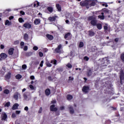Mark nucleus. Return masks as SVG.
Listing matches in <instances>:
<instances>
[{"mask_svg": "<svg viewBox=\"0 0 124 124\" xmlns=\"http://www.w3.org/2000/svg\"><path fill=\"white\" fill-rule=\"evenodd\" d=\"M71 37L72 35L71 34H70V33H68L67 34H66L64 36L65 39L68 40L69 39H71Z\"/></svg>", "mask_w": 124, "mask_h": 124, "instance_id": "obj_9", "label": "nucleus"}, {"mask_svg": "<svg viewBox=\"0 0 124 124\" xmlns=\"http://www.w3.org/2000/svg\"><path fill=\"white\" fill-rule=\"evenodd\" d=\"M46 37H47L48 39H49V40H53V39H54V37L52 36V35L50 34H47Z\"/></svg>", "mask_w": 124, "mask_h": 124, "instance_id": "obj_17", "label": "nucleus"}, {"mask_svg": "<svg viewBox=\"0 0 124 124\" xmlns=\"http://www.w3.org/2000/svg\"><path fill=\"white\" fill-rule=\"evenodd\" d=\"M104 29L105 30V31H107L108 27H107V25H105L104 27Z\"/></svg>", "mask_w": 124, "mask_h": 124, "instance_id": "obj_55", "label": "nucleus"}, {"mask_svg": "<svg viewBox=\"0 0 124 124\" xmlns=\"http://www.w3.org/2000/svg\"><path fill=\"white\" fill-rule=\"evenodd\" d=\"M56 8L58 11L60 12V11H62V7H61V5L59 4H56Z\"/></svg>", "mask_w": 124, "mask_h": 124, "instance_id": "obj_18", "label": "nucleus"}, {"mask_svg": "<svg viewBox=\"0 0 124 124\" xmlns=\"http://www.w3.org/2000/svg\"><path fill=\"white\" fill-rule=\"evenodd\" d=\"M74 79V78L71 77H69V80L70 81H73V80Z\"/></svg>", "mask_w": 124, "mask_h": 124, "instance_id": "obj_50", "label": "nucleus"}, {"mask_svg": "<svg viewBox=\"0 0 124 124\" xmlns=\"http://www.w3.org/2000/svg\"><path fill=\"white\" fill-rule=\"evenodd\" d=\"M72 98H73V97H72V95H68L67 96V99L68 100H71V99H72Z\"/></svg>", "mask_w": 124, "mask_h": 124, "instance_id": "obj_31", "label": "nucleus"}, {"mask_svg": "<svg viewBox=\"0 0 124 124\" xmlns=\"http://www.w3.org/2000/svg\"><path fill=\"white\" fill-rule=\"evenodd\" d=\"M23 96L24 98H25V99H27V98H28V96L27 95V94H26V93L23 94Z\"/></svg>", "mask_w": 124, "mask_h": 124, "instance_id": "obj_47", "label": "nucleus"}, {"mask_svg": "<svg viewBox=\"0 0 124 124\" xmlns=\"http://www.w3.org/2000/svg\"><path fill=\"white\" fill-rule=\"evenodd\" d=\"M22 69H24V70H26V69H27V65L23 64L22 66Z\"/></svg>", "mask_w": 124, "mask_h": 124, "instance_id": "obj_39", "label": "nucleus"}, {"mask_svg": "<svg viewBox=\"0 0 124 124\" xmlns=\"http://www.w3.org/2000/svg\"><path fill=\"white\" fill-rule=\"evenodd\" d=\"M122 60L124 62V54H122L121 56Z\"/></svg>", "mask_w": 124, "mask_h": 124, "instance_id": "obj_43", "label": "nucleus"}, {"mask_svg": "<svg viewBox=\"0 0 124 124\" xmlns=\"http://www.w3.org/2000/svg\"><path fill=\"white\" fill-rule=\"evenodd\" d=\"M91 24L93 26H96V20H92L91 22Z\"/></svg>", "mask_w": 124, "mask_h": 124, "instance_id": "obj_21", "label": "nucleus"}, {"mask_svg": "<svg viewBox=\"0 0 124 124\" xmlns=\"http://www.w3.org/2000/svg\"><path fill=\"white\" fill-rule=\"evenodd\" d=\"M16 114H17V115H19V114H20V113H21V111H20V110H16Z\"/></svg>", "mask_w": 124, "mask_h": 124, "instance_id": "obj_54", "label": "nucleus"}, {"mask_svg": "<svg viewBox=\"0 0 124 124\" xmlns=\"http://www.w3.org/2000/svg\"><path fill=\"white\" fill-rule=\"evenodd\" d=\"M43 63H44V61H42L40 64V66H41V67H42V66H43Z\"/></svg>", "mask_w": 124, "mask_h": 124, "instance_id": "obj_45", "label": "nucleus"}, {"mask_svg": "<svg viewBox=\"0 0 124 124\" xmlns=\"http://www.w3.org/2000/svg\"><path fill=\"white\" fill-rule=\"evenodd\" d=\"M66 18L69 19L70 21H73V16H72L70 14H67L66 15Z\"/></svg>", "mask_w": 124, "mask_h": 124, "instance_id": "obj_10", "label": "nucleus"}, {"mask_svg": "<svg viewBox=\"0 0 124 124\" xmlns=\"http://www.w3.org/2000/svg\"><path fill=\"white\" fill-rule=\"evenodd\" d=\"M33 50H34V51H37V50H38V47L36 46H33Z\"/></svg>", "mask_w": 124, "mask_h": 124, "instance_id": "obj_41", "label": "nucleus"}, {"mask_svg": "<svg viewBox=\"0 0 124 124\" xmlns=\"http://www.w3.org/2000/svg\"><path fill=\"white\" fill-rule=\"evenodd\" d=\"M20 96H21V94L18 92H16L14 94V98L15 99V100H17L18 98H19V97H20Z\"/></svg>", "mask_w": 124, "mask_h": 124, "instance_id": "obj_5", "label": "nucleus"}, {"mask_svg": "<svg viewBox=\"0 0 124 124\" xmlns=\"http://www.w3.org/2000/svg\"><path fill=\"white\" fill-rule=\"evenodd\" d=\"M6 11H8V12H10V11H11V10L10 9H8L6 10L5 12H6Z\"/></svg>", "mask_w": 124, "mask_h": 124, "instance_id": "obj_63", "label": "nucleus"}, {"mask_svg": "<svg viewBox=\"0 0 124 124\" xmlns=\"http://www.w3.org/2000/svg\"><path fill=\"white\" fill-rule=\"evenodd\" d=\"M24 38L25 39V40L27 41L28 40V39H29V35H28V34L25 33L24 35Z\"/></svg>", "mask_w": 124, "mask_h": 124, "instance_id": "obj_28", "label": "nucleus"}, {"mask_svg": "<svg viewBox=\"0 0 124 124\" xmlns=\"http://www.w3.org/2000/svg\"><path fill=\"white\" fill-rule=\"evenodd\" d=\"M66 68H68L69 69H71V68H72V65L70 64V63H68L66 65Z\"/></svg>", "mask_w": 124, "mask_h": 124, "instance_id": "obj_20", "label": "nucleus"}, {"mask_svg": "<svg viewBox=\"0 0 124 124\" xmlns=\"http://www.w3.org/2000/svg\"><path fill=\"white\" fill-rule=\"evenodd\" d=\"M56 103V100H54L51 101V104H55Z\"/></svg>", "mask_w": 124, "mask_h": 124, "instance_id": "obj_60", "label": "nucleus"}, {"mask_svg": "<svg viewBox=\"0 0 124 124\" xmlns=\"http://www.w3.org/2000/svg\"><path fill=\"white\" fill-rule=\"evenodd\" d=\"M57 16L50 17L48 18V20L49 21H51V22H52L53 21H55V20H56V19H57Z\"/></svg>", "mask_w": 124, "mask_h": 124, "instance_id": "obj_16", "label": "nucleus"}, {"mask_svg": "<svg viewBox=\"0 0 124 124\" xmlns=\"http://www.w3.org/2000/svg\"><path fill=\"white\" fill-rule=\"evenodd\" d=\"M18 21H19V23H23V22H25V21L24 20V19H23V18H22V17L19 18Z\"/></svg>", "mask_w": 124, "mask_h": 124, "instance_id": "obj_35", "label": "nucleus"}, {"mask_svg": "<svg viewBox=\"0 0 124 124\" xmlns=\"http://www.w3.org/2000/svg\"><path fill=\"white\" fill-rule=\"evenodd\" d=\"M93 16H89L88 17V20H89V21H91V20H93Z\"/></svg>", "mask_w": 124, "mask_h": 124, "instance_id": "obj_51", "label": "nucleus"}, {"mask_svg": "<svg viewBox=\"0 0 124 124\" xmlns=\"http://www.w3.org/2000/svg\"><path fill=\"white\" fill-rule=\"evenodd\" d=\"M105 64L104 65H103V66H106L107 65V64H108L109 63V62H108V60H105L104 63Z\"/></svg>", "mask_w": 124, "mask_h": 124, "instance_id": "obj_38", "label": "nucleus"}, {"mask_svg": "<svg viewBox=\"0 0 124 124\" xmlns=\"http://www.w3.org/2000/svg\"><path fill=\"white\" fill-rule=\"evenodd\" d=\"M39 55L40 57H42L43 56V53L39 52Z\"/></svg>", "mask_w": 124, "mask_h": 124, "instance_id": "obj_58", "label": "nucleus"}, {"mask_svg": "<svg viewBox=\"0 0 124 124\" xmlns=\"http://www.w3.org/2000/svg\"><path fill=\"white\" fill-rule=\"evenodd\" d=\"M84 61H86V62H88V61H89V57H88L87 56H85L84 57Z\"/></svg>", "mask_w": 124, "mask_h": 124, "instance_id": "obj_42", "label": "nucleus"}, {"mask_svg": "<svg viewBox=\"0 0 124 124\" xmlns=\"http://www.w3.org/2000/svg\"><path fill=\"white\" fill-rule=\"evenodd\" d=\"M102 15H100L98 16V18L101 19V20H103L104 19V13H102Z\"/></svg>", "mask_w": 124, "mask_h": 124, "instance_id": "obj_24", "label": "nucleus"}, {"mask_svg": "<svg viewBox=\"0 0 124 124\" xmlns=\"http://www.w3.org/2000/svg\"><path fill=\"white\" fill-rule=\"evenodd\" d=\"M48 11H49V12H50V13H52V12H53V7H48L47 8Z\"/></svg>", "mask_w": 124, "mask_h": 124, "instance_id": "obj_26", "label": "nucleus"}, {"mask_svg": "<svg viewBox=\"0 0 124 124\" xmlns=\"http://www.w3.org/2000/svg\"><path fill=\"white\" fill-rule=\"evenodd\" d=\"M29 87H30L31 90L32 91H33L34 90H35V88H34V87L32 86V85H30L29 86Z\"/></svg>", "mask_w": 124, "mask_h": 124, "instance_id": "obj_40", "label": "nucleus"}, {"mask_svg": "<svg viewBox=\"0 0 124 124\" xmlns=\"http://www.w3.org/2000/svg\"><path fill=\"white\" fill-rule=\"evenodd\" d=\"M44 52H48V49L46 48L43 49Z\"/></svg>", "mask_w": 124, "mask_h": 124, "instance_id": "obj_64", "label": "nucleus"}, {"mask_svg": "<svg viewBox=\"0 0 124 124\" xmlns=\"http://www.w3.org/2000/svg\"><path fill=\"white\" fill-rule=\"evenodd\" d=\"M0 57L2 61H3V60H5V59L7 58V54L4 53H2L0 54Z\"/></svg>", "mask_w": 124, "mask_h": 124, "instance_id": "obj_6", "label": "nucleus"}, {"mask_svg": "<svg viewBox=\"0 0 124 124\" xmlns=\"http://www.w3.org/2000/svg\"><path fill=\"white\" fill-rule=\"evenodd\" d=\"M34 77L33 76H31L30 77V78L31 79V80H34Z\"/></svg>", "mask_w": 124, "mask_h": 124, "instance_id": "obj_57", "label": "nucleus"}, {"mask_svg": "<svg viewBox=\"0 0 124 124\" xmlns=\"http://www.w3.org/2000/svg\"><path fill=\"white\" fill-rule=\"evenodd\" d=\"M89 87L88 86H84L83 89H82V92L83 93H88V92H89Z\"/></svg>", "mask_w": 124, "mask_h": 124, "instance_id": "obj_11", "label": "nucleus"}, {"mask_svg": "<svg viewBox=\"0 0 124 124\" xmlns=\"http://www.w3.org/2000/svg\"><path fill=\"white\" fill-rule=\"evenodd\" d=\"M34 24H35V25H36L40 24V20L38 18L35 19L34 21Z\"/></svg>", "mask_w": 124, "mask_h": 124, "instance_id": "obj_15", "label": "nucleus"}, {"mask_svg": "<svg viewBox=\"0 0 124 124\" xmlns=\"http://www.w3.org/2000/svg\"><path fill=\"white\" fill-rule=\"evenodd\" d=\"M0 49H4V46L3 45H0Z\"/></svg>", "mask_w": 124, "mask_h": 124, "instance_id": "obj_61", "label": "nucleus"}, {"mask_svg": "<svg viewBox=\"0 0 124 124\" xmlns=\"http://www.w3.org/2000/svg\"><path fill=\"white\" fill-rule=\"evenodd\" d=\"M96 27L98 30H101L102 29V25L100 23L96 24Z\"/></svg>", "mask_w": 124, "mask_h": 124, "instance_id": "obj_23", "label": "nucleus"}, {"mask_svg": "<svg viewBox=\"0 0 124 124\" xmlns=\"http://www.w3.org/2000/svg\"><path fill=\"white\" fill-rule=\"evenodd\" d=\"M23 27L25 29H28V30H30V29L31 28V24L30 22H26L24 24Z\"/></svg>", "mask_w": 124, "mask_h": 124, "instance_id": "obj_2", "label": "nucleus"}, {"mask_svg": "<svg viewBox=\"0 0 124 124\" xmlns=\"http://www.w3.org/2000/svg\"><path fill=\"white\" fill-rule=\"evenodd\" d=\"M10 106V102H7L4 105L5 107H9Z\"/></svg>", "mask_w": 124, "mask_h": 124, "instance_id": "obj_34", "label": "nucleus"}, {"mask_svg": "<svg viewBox=\"0 0 124 124\" xmlns=\"http://www.w3.org/2000/svg\"><path fill=\"white\" fill-rule=\"evenodd\" d=\"M14 43L16 45H17V44H19V43H20V42L17 40V41H15Z\"/></svg>", "mask_w": 124, "mask_h": 124, "instance_id": "obj_48", "label": "nucleus"}, {"mask_svg": "<svg viewBox=\"0 0 124 124\" xmlns=\"http://www.w3.org/2000/svg\"><path fill=\"white\" fill-rule=\"evenodd\" d=\"M16 79H17V80H19V79H21L22 78V76L20 75H17L16 76Z\"/></svg>", "mask_w": 124, "mask_h": 124, "instance_id": "obj_33", "label": "nucleus"}, {"mask_svg": "<svg viewBox=\"0 0 124 124\" xmlns=\"http://www.w3.org/2000/svg\"><path fill=\"white\" fill-rule=\"evenodd\" d=\"M51 63H53V64H55V65H57V60H53L51 61Z\"/></svg>", "mask_w": 124, "mask_h": 124, "instance_id": "obj_32", "label": "nucleus"}, {"mask_svg": "<svg viewBox=\"0 0 124 124\" xmlns=\"http://www.w3.org/2000/svg\"><path fill=\"white\" fill-rule=\"evenodd\" d=\"M18 107H19V104L16 103L13 105L12 109L13 110H16V109H18Z\"/></svg>", "mask_w": 124, "mask_h": 124, "instance_id": "obj_13", "label": "nucleus"}, {"mask_svg": "<svg viewBox=\"0 0 124 124\" xmlns=\"http://www.w3.org/2000/svg\"><path fill=\"white\" fill-rule=\"evenodd\" d=\"M12 118H16V114L15 113H13L12 115Z\"/></svg>", "mask_w": 124, "mask_h": 124, "instance_id": "obj_52", "label": "nucleus"}, {"mask_svg": "<svg viewBox=\"0 0 124 124\" xmlns=\"http://www.w3.org/2000/svg\"><path fill=\"white\" fill-rule=\"evenodd\" d=\"M5 26H10V25H11V22H10L9 20H6L5 22Z\"/></svg>", "mask_w": 124, "mask_h": 124, "instance_id": "obj_25", "label": "nucleus"}, {"mask_svg": "<svg viewBox=\"0 0 124 124\" xmlns=\"http://www.w3.org/2000/svg\"><path fill=\"white\" fill-rule=\"evenodd\" d=\"M38 113H39V114H41V113H42V108L41 107L40 108Z\"/></svg>", "mask_w": 124, "mask_h": 124, "instance_id": "obj_46", "label": "nucleus"}, {"mask_svg": "<svg viewBox=\"0 0 124 124\" xmlns=\"http://www.w3.org/2000/svg\"><path fill=\"white\" fill-rule=\"evenodd\" d=\"M50 111L52 112H56V111H58V108H57L55 105H52L50 106Z\"/></svg>", "mask_w": 124, "mask_h": 124, "instance_id": "obj_4", "label": "nucleus"}, {"mask_svg": "<svg viewBox=\"0 0 124 124\" xmlns=\"http://www.w3.org/2000/svg\"><path fill=\"white\" fill-rule=\"evenodd\" d=\"M78 46L79 48H82V47H84V43L83 42H79Z\"/></svg>", "mask_w": 124, "mask_h": 124, "instance_id": "obj_30", "label": "nucleus"}, {"mask_svg": "<svg viewBox=\"0 0 124 124\" xmlns=\"http://www.w3.org/2000/svg\"><path fill=\"white\" fill-rule=\"evenodd\" d=\"M69 109L71 114H73V113H74V110H73V108H72V107H70L69 108Z\"/></svg>", "mask_w": 124, "mask_h": 124, "instance_id": "obj_37", "label": "nucleus"}, {"mask_svg": "<svg viewBox=\"0 0 124 124\" xmlns=\"http://www.w3.org/2000/svg\"><path fill=\"white\" fill-rule=\"evenodd\" d=\"M20 14H21V15H25V12L21 11L20 12Z\"/></svg>", "mask_w": 124, "mask_h": 124, "instance_id": "obj_56", "label": "nucleus"}, {"mask_svg": "<svg viewBox=\"0 0 124 124\" xmlns=\"http://www.w3.org/2000/svg\"><path fill=\"white\" fill-rule=\"evenodd\" d=\"M9 20H12L13 19H14V16H11L9 18Z\"/></svg>", "mask_w": 124, "mask_h": 124, "instance_id": "obj_59", "label": "nucleus"}, {"mask_svg": "<svg viewBox=\"0 0 124 124\" xmlns=\"http://www.w3.org/2000/svg\"><path fill=\"white\" fill-rule=\"evenodd\" d=\"M25 45V43L24 42H20V46H21L22 48H23V46Z\"/></svg>", "mask_w": 124, "mask_h": 124, "instance_id": "obj_44", "label": "nucleus"}, {"mask_svg": "<svg viewBox=\"0 0 124 124\" xmlns=\"http://www.w3.org/2000/svg\"><path fill=\"white\" fill-rule=\"evenodd\" d=\"M33 6L34 7H38V6H39V2L35 1L34 2Z\"/></svg>", "mask_w": 124, "mask_h": 124, "instance_id": "obj_19", "label": "nucleus"}, {"mask_svg": "<svg viewBox=\"0 0 124 124\" xmlns=\"http://www.w3.org/2000/svg\"><path fill=\"white\" fill-rule=\"evenodd\" d=\"M55 52L56 53H62V45H60L58 46V47L55 49Z\"/></svg>", "mask_w": 124, "mask_h": 124, "instance_id": "obj_3", "label": "nucleus"}, {"mask_svg": "<svg viewBox=\"0 0 124 124\" xmlns=\"http://www.w3.org/2000/svg\"><path fill=\"white\" fill-rule=\"evenodd\" d=\"M104 12H105L106 13H109V11H108V10H107V9H105L104 10Z\"/></svg>", "mask_w": 124, "mask_h": 124, "instance_id": "obj_62", "label": "nucleus"}, {"mask_svg": "<svg viewBox=\"0 0 124 124\" xmlns=\"http://www.w3.org/2000/svg\"><path fill=\"white\" fill-rule=\"evenodd\" d=\"M3 93H5V94H9V93H10V91L8 89H5Z\"/></svg>", "mask_w": 124, "mask_h": 124, "instance_id": "obj_22", "label": "nucleus"}, {"mask_svg": "<svg viewBox=\"0 0 124 124\" xmlns=\"http://www.w3.org/2000/svg\"><path fill=\"white\" fill-rule=\"evenodd\" d=\"M89 34L90 36H93L94 35V32L90 31H89Z\"/></svg>", "mask_w": 124, "mask_h": 124, "instance_id": "obj_27", "label": "nucleus"}, {"mask_svg": "<svg viewBox=\"0 0 124 124\" xmlns=\"http://www.w3.org/2000/svg\"><path fill=\"white\" fill-rule=\"evenodd\" d=\"M1 119L2 121H5L7 119V115L5 112H2L1 114Z\"/></svg>", "mask_w": 124, "mask_h": 124, "instance_id": "obj_7", "label": "nucleus"}, {"mask_svg": "<svg viewBox=\"0 0 124 124\" xmlns=\"http://www.w3.org/2000/svg\"><path fill=\"white\" fill-rule=\"evenodd\" d=\"M120 80H121V83L122 84L123 80L124 79V73L123 71H121L120 72Z\"/></svg>", "mask_w": 124, "mask_h": 124, "instance_id": "obj_8", "label": "nucleus"}, {"mask_svg": "<svg viewBox=\"0 0 124 124\" xmlns=\"http://www.w3.org/2000/svg\"><path fill=\"white\" fill-rule=\"evenodd\" d=\"M95 4V3L94 2L93 0H85L80 2L81 6H86L87 8L94 6Z\"/></svg>", "mask_w": 124, "mask_h": 124, "instance_id": "obj_1", "label": "nucleus"}, {"mask_svg": "<svg viewBox=\"0 0 124 124\" xmlns=\"http://www.w3.org/2000/svg\"><path fill=\"white\" fill-rule=\"evenodd\" d=\"M46 65L48 67H51V66H52V64L51 63H50V62H46Z\"/></svg>", "mask_w": 124, "mask_h": 124, "instance_id": "obj_36", "label": "nucleus"}, {"mask_svg": "<svg viewBox=\"0 0 124 124\" xmlns=\"http://www.w3.org/2000/svg\"><path fill=\"white\" fill-rule=\"evenodd\" d=\"M10 77H11V73H8V74L5 76V79L7 81L9 79H10Z\"/></svg>", "mask_w": 124, "mask_h": 124, "instance_id": "obj_12", "label": "nucleus"}, {"mask_svg": "<svg viewBox=\"0 0 124 124\" xmlns=\"http://www.w3.org/2000/svg\"><path fill=\"white\" fill-rule=\"evenodd\" d=\"M45 93H46V95H49L50 94V89H46Z\"/></svg>", "mask_w": 124, "mask_h": 124, "instance_id": "obj_29", "label": "nucleus"}, {"mask_svg": "<svg viewBox=\"0 0 124 124\" xmlns=\"http://www.w3.org/2000/svg\"><path fill=\"white\" fill-rule=\"evenodd\" d=\"M23 50L24 51H27L28 50V46H25L23 48Z\"/></svg>", "mask_w": 124, "mask_h": 124, "instance_id": "obj_49", "label": "nucleus"}, {"mask_svg": "<svg viewBox=\"0 0 124 124\" xmlns=\"http://www.w3.org/2000/svg\"><path fill=\"white\" fill-rule=\"evenodd\" d=\"M13 51H14V48H10L8 51L9 55H10L11 56L13 55V53H14Z\"/></svg>", "mask_w": 124, "mask_h": 124, "instance_id": "obj_14", "label": "nucleus"}, {"mask_svg": "<svg viewBox=\"0 0 124 124\" xmlns=\"http://www.w3.org/2000/svg\"><path fill=\"white\" fill-rule=\"evenodd\" d=\"M24 110H25V111H28L29 110V107H25V108H24Z\"/></svg>", "mask_w": 124, "mask_h": 124, "instance_id": "obj_53", "label": "nucleus"}]
</instances>
